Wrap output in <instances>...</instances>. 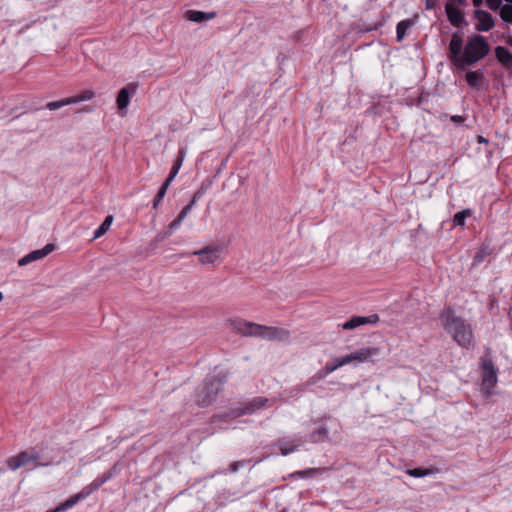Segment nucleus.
I'll return each mask as SVG.
<instances>
[{
  "mask_svg": "<svg viewBox=\"0 0 512 512\" xmlns=\"http://www.w3.org/2000/svg\"><path fill=\"white\" fill-rule=\"evenodd\" d=\"M440 320L443 328L459 346L465 349L473 346L474 335L471 325L457 316L452 308H444L440 314Z\"/></svg>",
  "mask_w": 512,
  "mask_h": 512,
  "instance_id": "nucleus-1",
  "label": "nucleus"
},
{
  "mask_svg": "<svg viewBox=\"0 0 512 512\" xmlns=\"http://www.w3.org/2000/svg\"><path fill=\"white\" fill-rule=\"evenodd\" d=\"M489 53V45L485 38L480 35H475L470 38L464 48L461 65H471Z\"/></svg>",
  "mask_w": 512,
  "mask_h": 512,
  "instance_id": "nucleus-2",
  "label": "nucleus"
},
{
  "mask_svg": "<svg viewBox=\"0 0 512 512\" xmlns=\"http://www.w3.org/2000/svg\"><path fill=\"white\" fill-rule=\"evenodd\" d=\"M222 380L215 377H207L196 390V403L200 407L209 406L222 388Z\"/></svg>",
  "mask_w": 512,
  "mask_h": 512,
  "instance_id": "nucleus-3",
  "label": "nucleus"
},
{
  "mask_svg": "<svg viewBox=\"0 0 512 512\" xmlns=\"http://www.w3.org/2000/svg\"><path fill=\"white\" fill-rule=\"evenodd\" d=\"M377 353L376 349L373 348H363L358 351H355L351 354L345 355L343 357H339L335 359L333 362L326 363V365L323 367V370L327 375L334 372L338 368L350 364L353 361H359V362H366L368 361L373 355Z\"/></svg>",
  "mask_w": 512,
  "mask_h": 512,
  "instance_id": "nucleus-4",
  "label": "nucleus"
},
{
  "mask_svg": "<svg viewBox=\"0 0 512 512\" xmlns=\"http://www.w3.org/2000/svg\"><path fill=\"white\" fill-rule=\"evenodd\" d=\"M39 455L37 453H29L27 451L20 452L16 456H12L7 460V466L12 471H16L21 467H26L28 469L36 468L40 465L38 462Z\"/></svg>",
  "mask_w": 512,
  "mask_h": 512,
  "instance_id": "nucleus-5",
  "label": "nucleus"
},
{
  "mask_svg": "<svg viewBox=\"0 0 512 512\" xmlns=\"http://www.w3.org/2000/svg\"><path fill=\"white\" fill-rule=\"evenodd\" d=\"M498 378L492 362L483 363L481 393L483 398L488 399L493 394V388L497 384Z\"/></svg>",
  "mask_w": 512,
  "mask_h": 512,
  "instance_id": "nucleus-6",
  "label": "nucleus"
},
{
  "mask_svg": "<svg viewBox=\"0 0 512 512\" xmlns=\"http://www.w3.org/2000/svg\"><path fill=\"white\" fill-rule=\"evenodd\" d=\"M222 248L217 245H208L196 250L191 255L197 256L202 265H217L221 262Z\"/></svg>",
  "mask_w": 512,
  "mask_h": 512,
  "instance_id": "nucleus-7",
  "label": "nucleus"
},
{
  "mask_svg": "<svg viewBox=\"0 0 512 512\" xmlns=\"http://www.w3.org/2000/svg\"><path fill=\"white\" fill-rule=\"evenodd\" d=\"M230 327L235 331L236 333L245 336V337H251L255 336L258 337L260 324L245 321L242 319H231L229 321Z\"/></svg>",
  "mask_w": 512,
  "mask_h": 512,
  "instance_id": "nucleus-8",
  "label": "nucleus"
},
{
  "mask_svg": "<svg viewBox=\"0 0 512 512\" xmlns=\"http://www.w3.org/2000/svg\"><path fill=\"white\" fill-rule=\"evenodd\" d=\"M258 337L270 341L285 342L289 340L290 332L284 328L260 325Z\"/></svg>",
  "mask_w": 512,
  "mask_h": 512,
  "instance_id": "nucleus-9",
  "label": "nucleus"
},
{
  "mask_svg": "<svg viewBox=\"0 0 512 512\" xmlns=\"http://www.w3.org/2000/svg\"><path fill=\"white\" fill-rule=\"evenodd\" d=\"M55 249L54 244L48 243L42 249L34 250L18 260L19 266H25L31 262L46 257Z\"/></svg>",
  "mask_w": 512,
  "mask_h": 512,
  "instance_id": "nucleus-10",
  "label": "nucleus"
},
{
  "mask_svg": "<svg viewBox=\"0 0 512 512\" xmlns=\"http://www.w3.org/2000/svg\"><path fill=\"white\" fill-rule=\"evenodd\" d=\"M267 402H269L268 398L256 397L250 402L246 403L242 409H236L235 411H233V417H239L245 414H252L255 411L263 408Z\"/></svg>",
  "mask_w": 512,
  "mask_h": 512,
  "instance_id": "nucleus-11",
  "label": "nucleus"
},
{
  "mask_svg": "<svg viewBox=\"0 0 512 512\" xmlns=\"http://www.w3.org/2000/svg\"><path fill=\"white\" fill-rule=\"evenodd\" d=\"M137 87L138 85L136 83H130L118 92L116 103L119 110H124L128 107L130 95H134L136 93Z\"/></svg>",
  "mask_w": 512,
  "mask_h": 512,
  "instance_id": "nucleus-12",
  "label": "nucleus"
},
{
  "mask_svg": "<svg viewBox=\"0 0 512 512\" xmlns=\"http://www.w3.org/2000/svg\"><path fill=\"white\" fill-rule=\"evenodd\" d=\"M475 18L477 20L476 29L478 31H489L494 27V19L492 15L484 10H476Z\"/></svg>",
  "mask_w": 512,
  "mask_h": 512,
  "instance_id": "nucleus-13",
  "label": "nucleus"
},
{
  "mask_svg": "<svg viewBox=\"0 0 512 512\" xmlns=\"http://www.w3.org/2000/svg\"><path fill=\"white\" fill-rule=\"evenodd\" d=\"M379 321V317L377 314L370 315L368 317L363 316H354L350 320L346 321L342 327L345 330H352L361 325L365 324H375Z\"/></svg>",
  "mask_w": 512,
  "mask_h": 512,
  "instance_id": "nucleus-14",
  "label": "nucleus"
},
{
  "mask_svg": "<svg viewBox=\"0 0 512 512\" xmlns=\"http://www.w3.org/2000/svg\"><path fill=\"white\" fill-rule=\"evenodd\" d=\"M456 4L447 2L445 5V12L450 23L456 27H461L465 23L463 13L456 8Z\"/></svg>",
  "mask_w": 512,
  "mask_h": 512,
  "instance_id": "nucleus-15",
  "label": "nucleus"
},
{
  "mask_svg": "<svg viewBox=\"0 0 512 512\" xmlns=\"http://www.w3.org/2000/svg\"><path fill=\"white\" fill-rule=\"evenodd\" d=\"M462 46H463V40L461 36L458 33H454L451 37V41L449 44V51L451 59L454 60L456 63L461 64V57H462Z\"/></svg>",
  "mask_w": 512,
  "mask_h": 512,
  "instance_id": "nucleus-16",
  "label": "nucleus"
},
{
  "mask_svg": "<svg viewBox=\"0 0 512 512\" xmlns=\"http://www.w3.org/2000/svg\"><path fill=\"white\" fill-rule=\"evenodd\" d=\"M215 16H216L215 12L206 13V12H201V11H196V10H189L186 13L187 19L190 21H193V22L208 21V20L215 18Z\"/></svg>",
  "mask_w": 512,
  "mask_h": 512,
  "instance_id": "nucleus-17",
  "label": "nucleus"
},
{
  "mask_svg": "<svg viewBox=\"0 0 512 512\" xmlns=\"http://www.w3.org/2000/svg\"><path fill=\"white\" fill-rule=\"evenodd\" d=\"M185 155H186V152L183 148H181L179 150V154H178V157L177 159L175 160L172 168H171V171L167 177V179L165 180L167 183L171 184V182L174 180V178L177 176L181 166H182V163L184 161V158H185Z\"/></svg>",
  "mask_w": 512,
  "mask_h": 512,
  "instance_id": "nucleus-18",
  "label": "nucleus"
},
{
  "mask_svg": "<svg viewBox=\"0 0 512 512\" xmlns=\"http://www.w3.org/2000/svg\"><path fill=\"white\" fill-rule=\"evenodd\" d=\"M113 222V216L108 215L105 220L102 222V224L94 231V237L93 239L100 238L103 236L110 228L111 224Z\"/></svg>",
  "mask_w": 512,
  "mask_h": 512,
  "instance_id": "nucleus-19",
  "label": "nucleus"
},
{
  "mask_svg": "<svg viewBox=\"0 0 512 512\" xmlns=\"http://www.w3.org/2000/svg\"><path fill=\"white\" fill-rule=\"evenodd\" d=\"M495 54H496L497 59L500 62L510 63L512 61V55H511L510 51L505 47L498 46L495 49Z\"/></svg>",
  "mask_w": 512,
  "mask_h": 512,
  "instance_id": "nucleus-20",
  "label": "nucleus"
},
{
  "mask_svg": "<svg viewBox=\"0 0 512 512\" xmlns=\"http://www.w3.org/2000/svg\"><path fill=\"white\" fill-rule=\"evenodd\" d=\"M95 96V93L91 90H86L79 95L69 97L70 103L75 104L82 101L91 100Z\"/></svg>",
  "mask_w": 512,
  "mask_h": 512,
  "instance_id": "nucleus-21",
  "label": "nucleus"
},
{
  "mask_svg": "<svg viewBox=\"0 0 512 512\" xmlns=\"http://www.w3.org/2000/svg\"><path fill=\"white\" fill-rule=\"evenodd\" d=\"M406 473L409 476H412L415 478H421V477H425V476H429V475L433 474V470L425 469V468H413V469H408L406 471Z\"/></svg>",
  "mask_w": 512,
  "mask_h": 512,
  "instance_id": "nucleus-22",
  "label": "nucleus"
},
{
  "mask_svg": "<svg viewBox=\"0 0 512 512\" xmlns=\"http://www.w3.org/2000/svg\"><path fill=\"white\" fill-rule=\"evenodd\" d=\"M500 17L506 23H512V5L505 4L500 6Z\"/></svg>",
  "mask_w": 512,
  "mask_h": 512,
  "instance_id": "nucleus-23",
  "label": "nucleus"
},
{
  "mask_svg": "<svg viewBox=\"0 0 512 512\" xmlns=\"http://www.w3.org/2000/svg\"><path fill=\"white\" fill-rule=\"evenodd\" d=\"M410 27V22L407 20L400 21L396 27L397 41H401L406 35L407 29Z\"/></svg>",
  "mask_w": 512,
  "mask_h": 512,
  "instance_id": "nucleus-24",
  "label": "nucleus"
},
{
  "mask_svg": "<svg viewBox=\"0 0 512 512\" xmlns=\"http://www.w3.org/2000/svg\"><path fill=\"white\" fill-rule=\"evenodd\" d=\"M470 215L471 211L469 209L457 212L453 217V222L456 226H464L466 218Z\"/></svg>",
  "mask_w": 512,
  "mask_h": 512,
  "instance_id": "nucleus-25",
  "label": "nucleus"
},
{
  "mask_svg": "<svg viewBox=\"0 0 512 512\" xmlns=\"http://www.w3.org/2000/svg\"><path fill=\"white\" fill-rule=\"evenodd\" d=\"M66 105H71L69 97L57 101L48 102L45 107L51 111H54Z\"/></svg>",
  "mask_w": 512,
  "mask_h": 512,
  "instance_id": "nucleus-26",
  "label": "nucleus"
},
{
  "mask_svg": "<svg viewBox=\"0 0 512 512\" xmlns=\"http://www.w3.org/2000/svg\"><path fill=\"white\" fill-rule=\"evenodd\" d=\"M169 183H167L166 181H164V183L162 184V186L160 187L158 193L156 194L155 196V199L153 201V207L156 209L158 207V205L160 204V202L162 201V199L164 198L165 194H166V191L169 187Z\"/></svg>",
  "mask_w": 512,
  "mask_h": 512,
  "instance_id": "nucleus-27",
  "label": "nucleus"
},
{
  "mask_svg": "<svg viewBox=\"0 0 512 512\" xmlns=\"http://www.w3.org/2000/svg\"><path fill=\"white\" fill-rule=\"evenodd\" d=\"M466 81L470 86H477L482 75L476 71H469L465 75Z\"/></svg>",
  "mask_w": 512,
  "mask_h": 512,
  "instance_id": "nucleus-28",
  "label": "nucleus"
},
{
  "mask_svg": "<svg viewBox=\"0 0 512 512\" xmlns=\"http://www.w3.org/2000/svg\"><path fill=\"white\" fill-rule=\"evenodd\" d=\"M278 446H279V449H280V453L283 456H286V455H289L290 453H293L298 448V445L287 446V442L285 440H283V439H280L278 441Z\"/></svg>",
  "mask_w": 512,
  "mask_h": 512,
  "instance_id": "nucleus-29",
  "label": "nucleus"
},
{
  "mask_svg": "<svg viewBox=\"0 0 512 512\" xmlns=\"http://www.w3.org/2000/svg\"><path fill=\"white\" fill-rule=\"evenodd\" d=\"M327 376V374L325 373V371L322 369H320L319 371H317L314 375H312L306 382V385L307 386H312V385H315L316 383H318L319 381L323 380L325 377Z\"/></svg>",
  "mask_w": 512,
  "mask_h": 512,
  "instance_id": "nucleus-30",
  "label": "nucleus"
},
{
  "mask_svg": "<svg viewBox=\"0 0 512 512\" xmlns=\"http://www.w3.org/2000/svg\"><path fill=\"white\" fill-rule=\"evenodd\" d=\"M327 433H328L327 428H326V427H322V428H320V429H318V430L314 431L313 433H311V435H310V441H312V442H318V441H320V439H321L322 437H325V436L327 435Z\"/></svg>",
  "mask_w": 512,
  "mask_h": 512,
  "instance_id": "nucleus-31",
  "label": "nucleus"
},
{
  "mask_svg": "<svg viewBox=\"0 0 512 512\" xmlns=\"http://www.w3.org/2000/svg\"><path fill=\"white\" fill-rule=\"evenodd\" d=\"M488 6L492 10H498L501 6L502 0H486Z\"/></svg>",
  "mask_w": 512,
  "mask_h": 512,
  "instance_id": "nucleus-32",
  "label": "nucleus"
},
{
  "mask_svg": "<svg viewBox=\"0 0 512 512\" xmlns=\"http://www.w3.org/2000/svg\"><path fill=\"white\" fill-rule=\"evenodd\" d=\"M191 205H187L185 206L182 211L179 213V215L177 216V218L181 221H183L186 216L189 214V212L191 211Z\"/></svg>",
  "mask_w": 512,
  "mask_h": 512,
  "instance_id": "nucleus-33",
  "label": "nucleus"
},
{
  "mask_svg": "<svg viewBox=\"0 0 512 512\" xmlns=\"http://www.w3.org/2000/svg\"><path fill=\"white\" fill-rule=\"evenodd\" d=\"M203 195H204V191H203L202 189L198 190V191L194 194V196H193V198H192L191 202H190L188 205H191V208H192V207L196 204V202H197V201H198V200H199Z\"/></svg>",
  "mask_w": 512,
  "mask_h": 512,
  "instance_id": "nucleus-34",
  "label": "nucleus"
},
{
  "mask_svg": "<svg viewBox=\"0 0 512 512\" xmlns=\"http://www.w3.org/2000/svg\"><path fill=\"white\" fill-rule=\"evenodd\" d=\"M244 463L242 461H235L229 466V470L231 472H236L238 469L242 468Z\"/></svg>",
  "mask_w": 512,
  "mask_h": 512,
  "instance_id": "nucleus-35",
  "label": "nucleus"
},
{
  "mask_svg": "<svg viewBox=\"0 0 512 512\" xmlns=\"http://www.w3.org/2000/svg\"><path fill=\"white\" fill-rule=\"evenodd\" d=\"M181 223H182V221L179 220L178 218H176L174 221H172L168 227L170 230V233H172L175 229H177L181 225Z\"/></svg>",
  "mask_w": 512,
  "mask_h": 512,
  "instance_id": "nucleus-36",
  "label": "nucleus"
},
{
  "mask_svg": "<svg viewBox=\"0 0 512 512\" xmlns=\"http://www.w3.org/2000/svg\"><path fill=\"white\" fill-rule=\"evenodd\" d=\"M451 121H453L455 123H461V122H463V117L459 116V115H454L451 117Z\"/></svg>",
  "mask_w": 512,
  "mask_h": 512,
  "instance_id": "nucleus-37",
  "label": "nucleus"
},
{
  "mask_svg": "<svg viewBox=\"0 0 512 512\" xmlns=\"http://www.w3.org/2000/svg\"><path fill=\"white\" fill-rule=\"evenodd\" d=\"M449 2H452L454 4L464 5L466 3V0H450Z\"/></svg>",
  "mask_w": 512,
  "mask_h": 512,
  "instance_id": "nucleus-38",
  "label": "nucleus"
},
{
  "mask_svg": "<svg viewBox=\"0 0 512 512\" xmlns=\"http://www.w3.org/2000/svg\"><path fill=\"white\" fill-rule=\"evenodd\" d=\"M508 4L512 5V0H505Z\"/></svg>",
  "mask_w": 512,
  "mask_h": 512,
  "instance_id": "nucleus-39",
  "label": "nucleus"
},
{
  "mask_svg": "<svg viewBox=\"0 0 512 512\" xmlns=\"http://www.w3.org/2000/svg\"><path fill=\"white\" fill-rule=\"evenodd\" d=\"M3 299V294L0 292V302L2 301Z\"/></svg>",
  "mask_w": 512,
  "mask_h": 512,
  "instance_id": "nucleus-40",
  "label": "nucleus"
},
{
  "mask_svg": "<svg viewBox=\"0 0 512 512\" xmlns=\"http://www.w3.org/2000/svg\"><path fill=\"white\" fill-rule=\"evenodd\" d=\"M478 2H479V0H474V3H475V4H478Z\"/></svg>",
  "mask_w": 512,
  "mask_h": 512,
  "instance_id": "nucleus-41",
  "label": "nucleus"
}]
</instances>
